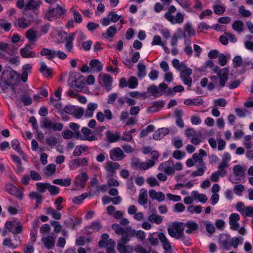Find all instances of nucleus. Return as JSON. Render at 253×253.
I'll return each mask as SVG.
<instances>
[{
	"label": "nucleus",
	"mask_w": 253,
	"mask_h": 253,
	"mask_svg": "<svg viewBox=\"0 0 253 253\" xmlns=\"http://www.w3.org/2000/svg\"><path fill=\"white\" fill-rule=\"evenodd\" d=\"M75 107V106L71 105H66L63 109L60 110V115L61 117H63V115H65V113L73 115Z\"/></svg>",
	"instance_id": "45"
},
{
	"label": "nucleus",
	"mask_w": 253,
	"mask_h": 253,
	"mask_svg": "<svg viewBox=\"0 0 253 253\" xmlns=\"http://www.w3.org/2000/svg\"><path fill=\"white\" fill-rule=\"evenodd\" d=\"M15 72L14 71H4L1 75V80L6 84H11V81L14 78Z\"/></svg>",
	"instance_id": "18"
},
{
	"label": "nucleus",
	"mask_w": 253,
	"mask_h": 253,
	"mask_svg": "<svg viewBox=\"0 0 253 253\" xmlns=\"http://www.w3.org/2000/svg\"><path fill=\"white\" fill-rule=\"evenodd\" d=\"M184 32L188 34L189 37L194 36L195 35L196 31L192 27L191 24L190 23L187 22L184 27Z\"/></svg>",
	"instance_id": "42"
},
{
	"label": "nucleus",
	"mask_w": 253,
	"mask_h": 253,
	"mask_svg": "<svg viewBox=\"0 0 253 253\" xmlns=\"http://www.w3.org/2000/svg\"><path fill=\"white\" fill-rule=\"evenodd\" d=\"M91 241V238L80 236L76 240V244L79 246H83L85 245L86 243H90Z\"/></svg>",
	"instance_id": "38"
},
{
	"label": "nucleus",
	"mask_w": 253,
	"mask_h": 253,
	"mask_svg": "<svg viewBox=\"0 0 253 253\" xmlns=\"http://www.w3.org/2000/svg\"><path fill=\"white\" fill-rule=\"evenodd\" d=\"M0 27L5 31L8 32L10 30L11 25L10 23L6 22L5 20H0Z\"/></svg>",
	"instance_id": "63"
},
{
	"label": "nucleus",
	"mask_w": 253,
	"mask_h": 253,
	"mask_svg": "<svg viewBox=\"0 0 253 253\" xmlns=\"http://www.w3.org/2000/svg\"><path fill=\"white\" fill-rule=\"evenodd\" d=\"M88 196L87 193H84L82 195L73 198L72 202L75 204H81Z\"/></svg>",
	"instance_id": "48"
},
{
	"label": "nucleus",
	"mask_w": 253,
	"mask_h": 253,
	"mask_svg": "<svg viewBox=\"0 0 253 253\" xmlns=\"http://www.w3.org/2000/svg\"><path fill=\"white\" fill-rule=\"evenodd\" d=\"M57 142V139L53 135H51L46 139V144L51 147L54 146Z\"/></svg>",
	"instance_id": "60"
},
{
	"label": "nucleus",
	"mask_w": 253,
	"mask_h": 253,
	"mask_svg": "<svg viewBox=\"0 0 253 253\" xmlns=\"http://www.w3.org/2000/svg\"><path fill=\"white\" fill-rule=\"evenodd\" d=\"M230 236L226 234H222L219 236L218 243L221 248L225 250H229L231 248Z\"/></svg>",
	"instance_id": "8"
},
{
	"label": "nucleus",
	"mask_w": 253,
	"mask_h": 253,
	"mask_svg": "<svg viewBox=\"0 0 253 253\" xmlns=\"http://www.w3.org/2000/svg\"><path fill=\"white\" fill-rule=\"evenodd\" d=\"M90 71L92 72H100L102 70L103 65L97 59H92L89 63Z\"/></svg>",
	"instance_id": "15"
},
{
	"label": "nucleus",
	"mask_w": 253,
	"mask_h": 253,
	"mask_svg": "<svg viewBox=\"0 0 253 253\" xmlns=\"http://www.w3.org/2000/svg\"><path fill=\"white\" fill-rule=\"evenodd\" d=\"M192 194L195 199H198L201 202L205 203L208 200L207 196L204 194H198L196 191H193Z\"/></svg>",
	"instance_id": "46"
},
{
	"label": "nucleus",
	"mask_w": 253,
	"mask_h": 253,
	"mask_svg": "<svg viewBox=\"0 0 253 253\" xmlns=\"http://www.w3.org/2000/svg\"><path fill=\"white\" fill-rule=\"evenodd\" d=\"M106 137L109 142L113 143L120 139L121 136L120 134L118 132H116L114 133L110 131H108L106 134Z\"/></svg>",
	"instance_id": "25"
},
{
	"label": "nucleus",
	"mask_w": 253,
	"mask_h": 253,
	"mask_svg": "<svg viewBox=\"0 0 253 253\" xmlns=\"http://www.w3.org/2000/svg\"><path fill=\"white\" fill-rule=\"evenodd\" d=\"M56 170V166L54 164H49L46 167V175H51L53 174Z\"/></svg>",
	"instance_id": "55"
},
{
	"label": "nucleus",
	"mask_w": 253,
	"mask_h": 253,
	"mask_svg": "<svg viewBox=\"0 0 253 253\" xmlns=\"http://www.w3.org/2000/svg\"><path fill=\"white\" fill-rule=\"evenodd\" d=\"M66 10L64 9L59 4H56L55 8L50 7L45 12V17L49 20L52 21L54 18H57L63 15Z\"/></svg>",
	"instance_id": "3"
},
{
	"label": "nucleus",
	"mask_w": 253,
	"mask_h": 253,
	"mask_svg": "<svg viewBox=\"0 0 253 253\" xmlns=\"http://www.w3.org/2000/svg\"><path fill=\"white\" fill-rule=\"evenodd\" d=\"M109 242V245H107L106 247V253H116V251L115 250V241L112 239H109L108 240Z\"/></svg>",
	"instance_id": "49"
},
{
	"label": "nucleus",
	"mask_w": 253,
	"mask_h": 253,
	"mask_svg": "<svg viewBox=\"0 0 253 253\" xmlns=\"http://www.w3.org/2000/svg\"><path fill=\"white\" fill-rule=\"evenodd\" d=\"M112 228L116 234L122 235L117 245V250L120 253H132L133 248L129 245L126 246L125 244L135 236V230L132 229L129 225H127L124 228L117 223L113 224Z\"/></svg>",
	"instance_id": "1"
},
{
	"label": "nucleus",
	"mask_w": 253,
	"mask_h": 253,
	"mask_svg": "<svg viewBox=\"0 0 253 253\" xmlns=\"http://www.w3.org/2000/svg\"><path fill=\"white\" fill-rule=\"evenodd\" d=\"M158 169L168 175H173L174 173V163L172 161H167L160 164Z\"/></svg>",
	"instance_id": "6"
},
{
	"label": "nucleus",
	"mask_w": 253,
	"mask_h": 253,
	"mask_svg": "<svg viewBox=\"0 0 253 253\" xmlns=\"http://www.w3.org/2000/svg\"><path fill=\"white\" fill-rule=\"evenodd\" d=\"M214 72L217 74V76L220 78V85L225 86L226 82L228 80L229 69L225 67L222 69L218 66H215L213 69Z\"/></svg>",
	"instance_id": "4"
},
{
	"label": "nucleus",
	"mask_w": 253,
	"mask_h": 253,
	"mask_svg": "<svg viewBox=\"0 0 253 253\" xmlns=\"http://www.w3.org/2000/svg\"><path fill=\"white\" fill-rule=\"evenodd\" d=\"M109 235L107 233H104L101 235V239L98 242V246L100 248H104L109 245L108 241Z\"/></svg>",
	"instance_id": "40"
},
{
	"label": "nucleus",
	"mask_w": 253,
	"mask_h": 253,
	"mask_svg": "<svg viewBox=\"0 0 253 253\" xmlns=\"http://www.w3.org/2000/svg\"><path fill=\"white\" fill-rule=\"evenodd\" d=\"M56 237L52 235H48L42 239L44 246L47 249H53L55 246Z\"/></svg>",
	"instance_id": "10"
},
{
	"label": "nucleus",
	"mask_w": 253,
	"mask_h": 253,
	"mask_svg": "<svg viewBox=\"0 0 253 253\" xmlns=\"http://www.w3.org/2000/svg\"><path fill=\"white\" fill-rule=\"evenodd\" d=\"M169 131L168 128L162 127L157 130L153 135L154 139L159 140L162 139L166 135L168 134Z\"/></svg>",
	"instance_id": "20"
},
{
	"label": "nucleus",
	"mask_w": 253,
	"mask_h": 253,
	"mask_svg": "<svg viewBox=\"0 0 253 253\" xmlns=\"http://www.w3.org/2000/svg\"><path fill=\"white\" fill-rule=\"evenodd\" d=\"M102 227V225L100 222H94L90 226H87L85 228L87 234H91L95 231H98Z\"/></svg>",
	"instance_id": "24"
},
{
	"label": "nucleus",
	"mask_w": 253,
	"mask_h": 253,
	"mask_svg": "<svg viewBox=\"0 0 253 253\" xmlns=\"http://www.w3.org/2000/svg\"><path fill=\"white\" fill-rule=\"evenodd\" d=\"M172 64L176 69L179 71L186 68V65L183 63H180L179 60L177 59H174L172 61Z\"/></svg>",
	"instance_id": "53"
},
{
	"label": "nucleus",
	"mask_w": 253,
	"mask_h": 253,
	"mask_svg": "<svg viewBox=\"0 0 253 253\" xmlns=\"http://www.w3.org/2000/svg\"><path fill=\"white\" fill-rule=\"evenodd\" d=\"M211 82L209 83L208 85V89L209 90H212L215 87L220 89L223 88L224 86H221L220 85V78L218 76L212 75L209 77Z\"/></svg>",
	"instance_id": "13"
},
{
	"label": "nucleus",
	"mask_w": 253,
	"mask_h": 253,
	"mask_svg": "<svg viewBox=\"0 0 253 253\" xmlns=\"http://www.w3.org/2000/svg\"><path fill=\"white\" fill-rule=\"evenodd\" d=\"M147 91L155 97H159L162 95V92L159 91L158 87L154 84L149 86L147 88Z\"/></svg>",
	"instance_id": "34"
},
{
	"label": "nucleus",
	"mask_w": 253,
	"mask_h": 253,
	"mask_svg": "<svg viewBox=\"0 0 253 253\" xmlns=\"http://www.w3.org/2000/svg\"><path fill=\"white\" fill-rule=\"evenodd\" d=\"M48 191H49L50 195L55 196L59 194L60 188L55 185L48 184Z\"/></svg>",
	"instance_id": "51"
},
{
	"label": "nucleus",
	"mask_w": 253,
	"mask_h": 253,
	"mask_svg": "<svg viewBox=\"0 0 253 253\" xmlns=\"http://www.w3.org/2000/svg\"><path fill=\"white\" fill-rule=\"evenodd\" d=\"M138 73L137 76L138 77L143 78L146 75V66L141 63L137 64Z\"/></svg>",
	"instance_id": "43"
},
{
	"label": "nucleus",
	"mask_w": 253,
	"mask_h": 253,
	"mask_svg": "<svg viewBox=\"0 0 253 253\" xmlns=\"http://www.w3.org/2000/svg\"><path fill=\"white\" fill-rule=\"evenodd\" d=\"M120 165L118 163L107 161L104 169L110 177H113L116 173V170L120 169Z\"/></svg>",
	"instance_id": "7"
},
{
	"label": "nucleus",
	"mask_w": 253,
	"mask_h": 253,
	"mask_svg": "<svg viewBox=\"0 0 253 253\" xmlns=\"http://www.w3.org/2000/svg\"><path fill=\"white\" fill-rule=\"evenodd\" d=\"M41 123V127L43 128H52L54 131H61L63 128V125L61 123H53L46 117L43 118Z\"/></svg>",
	"instance_id": "5"
},
{
	"label": "nucleus",
	"mask_w": 253,
	"mask_h": 253,
	"mask_svg": "<svg viewBox=\"0 0 253 253\" xmlns=\"http://www.w3.org/2000/svg\"><path fill=\"white\" fill-rule=\"evenodd\" d=\"M242 214L245 216H253V207L249 206L245 207Z\"/></svg>",
	"instance_id": "64"
},
{
	"label": "nucleus",
	"mask_w": 253,
	"mask_h": 253,
	"mask_svg": "<svg viewBox=\"0 0 253 253\" xmlns=\"http://www.w3.org/2000/svg\"><path fill=\"white\" fill-rule=\"evenodd\" d=\"M243 60L240 56H236L233 59V64L234 68H238L241 66Z\"/></svg>",
	"instance_id": "62"
},
{
	"label": "nucleus",
	"mask_w": 253,
	"mask_h": 253,
	"mask_svg": "<svg viewBox=\"0 0 253 253\" xmlns=\"http://www.w3.org/2000/svg\"><path fill=\"white\" fill-rule=\"evenodd\" d=\"M102 81L103 85L107 91H110L112 88V79L109 74H105L103 76Z\"/></svg>",
	"instance_id": "21"
},
{
	"label": "nucleus",
	"mask_w": 253,
	"mask_h": 253,
	"mask_svg": "<svg viewBox=\"0 0 253 253\" xmlns=\"http://www.w3.org/2000/svg\"><path fill=\"white\" fill-rule=\"evenodd\" d=\"M228 167V166L225 165L224 163H220L218 168V170L216 172L219 173L221 177H223L227 173L226 168Z\"/></svg>",
	"instance_id": "54"
},
{
	"label": "nucleus",
	"mask_w": 253,
	"mask_h": 253,
	"mask_svg": "<svg viewBox=\"0 0 253 253\" xmlns=\"http://www.w3.org/2000/svg\"><path fill=\"white\" fill-rule=\"evenodd\" d=\"M55 51L54 50L43 48L40 51V54L42 56H45L47 59L52 60L55 57Z\"/></svg>",
	"instance_id": "27"
},
{
	"label": "nucleus",
	"mask_w": 253,
	"mask_h": 253,
	"mask_svg": "<svg viewBox=\"0 0 253 253\" xmlns=\"http://www.w3.org/2000/svg\"><path fill=\"white\" fill-rule=\"evenodd\" d=\"M12 148L16 150L20 155L23 153V151L21 150L20 143L18 139H14L11 141V143Z\"/></svg>",
	"instance_id": "52"
},
{
	"label": "nucleus",
	"mask_w": 253,
	"mask_h": 253,
	"mask_svg": "<svg viewBox=\"0 0 253 253\" xmlns=\"http://www.w3.org/2000/svg\"><path fill=\"white\" fill-rule=\"evenodd\" d=\"M183 15L180 12H177L175 17L172 16L169 17V18L167 20L170 22L172 24H175L176 23H182L183 21Z\"/></svg>",
	"instance_id": "28"
},
{
	"label": "nucleus",
	"mask_w": 253,
	"mask_h": 253,
	"mask_svg": "<svg viewBox=\"0 0 253 253\" xmlns=\"http://www.w3.org/2000/svg\"><path fill=\"white\" fill-rule=\"evenodd\" d=\"M81 131L83 134L82 137V140L92 141L96 139L95 136L93 134L92 131L86 127H83L81 129Z\"/></svg>",
	"instance_id": "16"
},
{
	"label": "nucleus",
	"mask_w": 253,
	"mask_h": 253,
	"mask_svg": "<svg viewBox=\"0 0 253 253\" xmlns=\"http://www.w3.org/2000/svg\"><path fill=\"white\" fill-rule=\"evenodd\" d=\"M84 113V110L82 108H79L76 109L75 107L73 116L77 119H80Z\"/></svg>",
	"instance_id": "61"
},
{
	"label": "nucleus",
	"mask_w": 253,
	"mask_h": 253,
	"mask_svg": "<svg viewBox=\"0 0 253 253\" xmlns=\"http://www.w3.org/2000/svg\"><path fill=\"white\" fill-rule=\"evenodd\" d=\"M97 104L91 102L88 103L85 112V117L86 118L92 117L93 116V112L97 108Z\"/></svg>",
	"instance_id": "30"
},
{
	"label": "nucleus",
	"mask_w": 253,
	"mask_h": 253,
	"mask_svg": "<svg viewBox=\"0 0 253 253\" xmlns=\"http://www.w3.org/2000/svg\"><path fill=\"white\" fill-rule=\"evenodd\" d=\"M176 2H177L184 9H186L187 11L190 12L191 11L190 9V5L191 2L189 0H175Z\"/></svg>",
	"instance_id": "47"
},
{
	"label": "nucleus",
	"mask_w": 253,
	"mask_h": 253,
	"mask_svg": "<svg viewBox=\"0 0 253 253\" xmlns=\"http://www.w3.org/2000/svg\"><path fill=\"white\" fill-rule=\"evenodd\" d=\"M155 164V161H153L151 160H148L147 162H142L141 163H138V162H136L133 163L134 166H138L139 165V169L141 170H146L154 166Z\"/></svg>",
	"instance_id": "26"
},
{
	"label": "nucleus",
	"mask_w": 253,
	"mask_h": 253,
	"mask_svg": "<svg viewBox=\"0 0 253 253\" xmlns=\"http://www.w3.org/2000/svg\"><path fill=\"white\" fill-rule=\"evenodd\" d=\"M214 12L218 15L223 14L225 11V7L220 5L216 4L212 7Z\"/></svg>",
	"instance_id": "57"
},
{
	"label": "nucleus",
	"mask_w": 253,
	"mask_h": 253,
	"mask_svg": "<svg viewBox=\"0 0 253 253\" xmlns=\"http://www.w3.org/2000/svg\"><path fill=\"white\" fill-rule=\"evenodd\" d=\"M184 103L186 105H200L203 104V100L198 98L193 99H186L184 100Z\"/></svg>",
	"instance_id": "39"
},
{
	"label": "nucleus",
	"mask_w": 253,
	"mask_h": 253,
	"mask_svg": "<svg viewBox=\"0 0 253 253\" xmlns=\"http://www.w3.org/2000/svg\"><path fill=\"white\" fill-rule=\"evenodd\" d=\"M149 195L152 199H156L159 202H162L165 199V195L161 192H157L155 190L151 189L149 191Z\"/></svg>",
	"instance_id": "23"
},
{
	"label": "nucleus",
	"mask_w": 253,
	"mask_h": 253,
	"mask_svg": "<svg viewBox=\"0 0 253 253\" xmlns=\"http://www.w3.org/2000/svg\"><path fill=\"white\" fill-rule=\"evenodd\" d=\"M147 192L145 189H142L138 197V203L140 205L144 206L147 203Z\"/></svg>",
	"instance_id": "33"
},
{
	"label": "nucleus",
	"mask_w": 253,
	"mask_h": 253,
	"mask_svg": "<svg viewBox=\"0 0 253 253\" xmlns=\"http://www.w3.org/2000/svg\"><path fill=\"white\" fill-rule=\"evenodd\" d=\"M151 106L147 108L148 113H153L162 109L165 105L164 101L159 100L152 102Z\"/></svg>",
	"instance_id": "14"
},
{
	"label": "nucleus",
	"mask_w": 253,
	"mask_h": 253,
	"mask_svg": "<svg viewBox=\"0 0 253 253\" xmlns=\"http://www.w3.org/2000/svg\"><path fill=\"white\" fill-rule=\"evenodd\" d=\"M184 229L182 223L174 222L172 227L168 228V232L170 237L180 239L183 236Z\"/></svg>",
	"instance_id": "2"
},
{
	"label": "nucleus",
	"mask_w": 253,
	"mask_h": 253,
	"mask_svg": "<svg viewBox=\"0 0 253 253\" xmlns=\"http://www.w3.org/2000/svg\"><path fill=\"white\" fill-rule=\"evenodd\" d=\"M88 178V177L86 172H84L76 177L75 183L77 186L84 188L86 184Z\"/></svg>",
	"instance_id": "17"
},
{
	"label": "nucleus",
	"mask_w": 253,
	"mask_h": 253,
	"mask_svg": "<svg viewBox=\"0 0 253 253\" xmlns=\"http://www.w3.org/2000/svg\"><path fill=\"white\" fill-rule=\"evenodd\" d=\"M234 176L230 178L231 181L233 183H238V179L236 177H244L245 175V170L240 165L235 166L233 168Z\"/></svg>",
	"instance_id": "12"
},
{
	"label": "nucleus",
	"mask_w": 253,
	"mask_h": 253,
	"mask_svg": "<svg viewBox=\"0 0 253 253\" xmlns=\"http://www.w3.org/2000/svg\"><path fill=\"white\" fill-rule=\"evenodd\" d=\"M163 219L162 216L157 214L155 213H152L148 217V220L150 222L155 223L157 224H161L163 221Z\"/></svg>",
	"instance_id": "35"
},
{
	"label": "nucleus",
	"mask_w": 253,
	"mask_h": 253,
	"mask_svg": "<svg viewBox=\"0 0 253 253\" xmlns=\"http://www.w3.org/2000/svg\"><path fill=\"white\" fill-rule=\"evenodd\" d=\"M12 188L13 189V192H10V194L15 196L18 199H22L23 197V193L15 186H12Z\"/></svg>",
	"instance_id": "59"
},
{
	"label": "nucleus",
	"mask_w": 253,
	"mask_h": 253,
	"mask_svg": "<svg viewBox=\"0 0 253 253\" xmlns=\"http://www.w3.org/2000/svg\"><path fill=\"white\" fill-rule=\"evenodd\" d=\"M20 53L22 56L25 58H32L36 56V53L30 51L27 47L21 49Z\"/></svg>",
	"instance_id": "37"
},
{
	"label": "nucleus",
	"mask_w": 253,
	"mask_h": 253,
	"mask_svg": "<svg viewBox=\"0 0 253 253\" xmlns=\"http://www.w3.org/2000/svg\"><path fill=\"white\" fill-rule=\"evenodd\" d=\"M238 12L244 17H249L251 15V12L249 10H246L243 5L240 6Z\"/></svg>",
	"instance_id": "58"
},
{
	"label": "nucleus",
	"mask_w": 253,
	"mask_h": 253,
	"mask_svg": "<svg viewBox=\"0 0 253 253\" xmlns=\"http://www.w3.org/2000/svg\"><path fill=\"white\" fill-rule=\"evenodd\" d=\"M26 37L32 43L36 42L38 39L36 35V32L32 29L27 31L26 33Z\"/></svg>",
	"instance_id": "36"
},
{
	"label": "nucleus",
	"mask_w": 253,
	"mask_h": 253,
	"mask_svg": "<svg viewBox=\"0 0 253 253\" xmlns=\"http://www.w3.org/2000/svg\"><path fill=\"white\" fill-rule=\"evenodd\" d=\"M138 85V81L135 77H131L127 81V86L131 89L135 88Z\"/></svg>",
	"instance_id": "50"
},
{
	"label": "nucleus",
	"mask_w": 253,
	"mask_h": 253,
	"mask_svg": "<svg viewBox=\"0 0 253 253\" xmlns=\"http://www.w3.org/2000/svg\"><path fill=\"white\" fill-rule=\"evenodd\" d=\"M117 32V28L114 26L109 27L106 33H102V36L105 39H108L109 38L113 37Z\"/></svg>",
	"instance_id": "32"
},
{
	"label": "nucleus",
	"mask_w": 253,
	"mask_h": 253,
	"mask_svg": "<svg viewBox=\"0 0 253 253\" xmlns=\"http://www.w3.org/2000/svg\"><path fill=\"white\" fill-rule=\"evenodd\" d=\"M110 158L114 161H120L124 157L123 150L119 147L112 149L109 151Z\"/></svg>",
	"instance_id": "9"
},
{
	"label": "nucleus",
	"mask_w": 253,
	"mask_h": 253,
	"mask_svg": "<svg viewBox=\"0 0 253 253\" xmlns=\"http://www.w3.org/2000/svg\"><path fill=\"white\" fill-rule=\"evenodd\" d=\"M174 115L176 119V124L177 126L180 128L184 127V124L182 119L183 111L181 109H176L174 111Z\"/></svg>",
	"instance_id": "22"
},
{
	"label": "nucleus",
	"mask_w": 253,
	"mask_h": 253,
	"mask_svg": "<svg viewBox=\"0 0 253 253\" xmlns=\"http://www.w3.org/2000/svg\"><path fill=\"white\" fill-rule=\"evenodd\" d=\"M88 159L84 158L83 159H76L70 161L69 167L71 169H75L78 167L87 166Z\"/></svg>",
	"instance_id": "11"
},
{
	"label": "nucleus",
	"mask_w": 253,
	"mask_h": 253,
	"mask_svg": "<svg viewBox=\"0 0 253 253\" xmlns=\"http://www.w3.org/2000/svg\"><path fill=\"white\" fill-rule=\"evenodd\" d=\"M244 23L241 20H236L232 24V28L238 33H241L244 30Z\"/></svg>",
	"instance_id": "41"
},
{
	"label": "nucleus",
	"mask_w": 253,
	"mask_h": 253,
	"mask_svg": "<svg viewBox=\"0 0 253 253\" xmlns=\"http://www.w3.org/2000/svg\"><path fill=\"white\" fill-rule=\"evenodd\" d=\"M49 183H42V182H38L37 183L36 185L37 187V191L41 193H43L46 191V190H48Z\"/></svg>",
	"instance_id": "44"
},
{
	"label": "nucleus",
	"mask_w": 253,
	"mask_h": 253,
	"mask_svg": "<svg viewBox=\"0 0 253 253\" xmlns=\"http://www.w3.org/2000/svg\"><path fill=\"white\" fill-rule=\"evenodd\" d=\"M158 236L160 241L162 243L163 247L164 250H167L171 248L170 243L163 233H159Z\"/></svg>",
	"instance_id": "29"
},
{
	"label": "nucleus",
	"mask_w": 253,
	"mask_h": 253,
	"mask_svg": "<svg viewBox=\"0 0 253 253\" xmlns=\"http://www.w3.org/2000/svg\"><path fill=\"white\" fill-rule=\"evenodd\" d=\"M21 100L25 106L30 105L32 103V99L30 96L23 94L21 96Z\"/></svg>",
	"instance_id": "56"
},
{
	"label": "nucleus",
	"mask_w": 253,
	"mask_h": 253,
	"mask_svg": "<svg viewBox=\"0 0 253 253\" xmlns=\"http://www.w3.org/2000/svg\"><path fill=\"white\" fill-rule=\"evenodd\" d=\"M42 3V1L41 0H28L26 3L25 10H36L39 9Z\"/></svg>",
	"instance_id": "19"
},
{
	"label": "nucleus",
	"mask_w": 253,
	"mask_h": 253,
	"mask_svg": "<svg viewBox=\"0 0 253 253\" xmlns=\"http://www.w3.org/2000/svg\"><path fill=\"white\" fill-rule=\"evenodd\" d=\"M46 213L50 214L52 216V218L55 219H60L61 218V214L60 212L56 211L55 209L51 207L46 208Z\"/></svg>",
	"instance_id": "31"
}]
</instances>
